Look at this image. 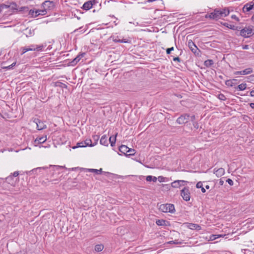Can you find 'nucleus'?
<instances>
[{
    "label": "nucleus",
    "mask_w": 254,
    "mask_h": 254,
    "mask_svg": "<svg viewBox=\"0 0 254 254\" xmlns=\"http://www.w3.org/2000/svg\"><path fill=\"white\" fill-rule=\"evenodd\" d=\"M219 12V8H215L213 11L210 13H207L205 15V18H208L210 20H218V19L222 18V15Z\"/></svg>",
    "instance_id": "f257e3e1"
},
{
    "label": "nucleus",
    "mask_w": 254,
    "mask_h": 254,
    "mask_svg": "<svg viewBox=\"0 0 254 254\" xmlns=\"http://www.w3.org/2000/svg\"><path fill=\"white\" fill-rule=\"evenodd\" d=\"M239 35L244 38H249L253 35L254 30L252 26L245 27L240 30Z\"/></svg>",
    "instance_id": "f03ea898"
},
{
    "label": "nucleus",
    "mask_w": 254,
    "mask_h": 254,
    "mask_svg": "<svg viewBox=\"0 0 254 254\" xmlns=\"http://www.w3.org/2000/svg\"><path fill=\"white\" fill-rule=\"evenodd\" d=\"M159 209L163 212H170L173 213L175 212V208L174 204L170 203L160 205Z\"/></svg>",
    "instance_id": "7ed1b4c3"
},
{
    "label": "nucleus",
    "mask_w": 254,
    "mask_h": 254,
    "mask_svg": "<svg viewBox=\"0 0 254 254\" xmlns=\"http://www.w3.org/2000/svg\"><path fill=\"white\" fill-rule=\"evenodd\" d=\"M181 195L183 199L186 201L190 200V193L189 187L184 188L181 191Z\"/></svg>",
    "instance_id": "20e7f679"
},
{
    "label": "nucleus",
    "mask_w": 254,
    "mask_h": 254,
    "mask_svg": "<svg viewBox=\"0 0 254 254\" xmlns=\"http://www.w3.org/2000/svg\"><path fill=\"white\" fill-rule=\"evenodd\" d=\"M190 119V115L187 113L181 115L176 120V123L179 125L187 123Z\"/></svg>",
    "instance_id": "39448f33"
},
{
    "label": "nucleus",
    "mask_w": 254,
    "mask_h": 254,
    "mask_svg": "<svg viewBox=\"0 0 254 254\" xmlns=\"http://www.w3.org/2000/svg\"><path fill=\"white\" fill-rule=\"evenodd\" d=\"M188 46L191 51L195 55L199 56L200 54V51L197 47L195 44L191 41L190 40L188 42Z\"/></svg>",
    "instance_id": "423d86ee"
},
{
    "label": "nucleus",
    "mask_w": 254,
    "mask_h": 254,
    "mask_svg": "<svg viewBox=\"0 0 254 254\" xmlns=\"http://www.w3.org/2000/svg\"><path fill=\"white\" fill-rule=\"evenodd\" d=\"M42 7L47 11L53 9L55 7V2L53 1L45 0L42 4Z\"/></svg>",
    "instance_id": "0eeeda50"
},
{
    "label": "nucleus",
    "mask_w": 254,
    "mask_h": 254,
    "mask_svg": "<svg viewBox=\"0 0 254 254\" xmlns=\"http://www.w3.org/2000/svg\"><path fill=\"white\" fill-rule=\"evenodd\" d=\"M46 46H44L43 45H34L32 44L27 47V49L29 51H42L43 49V48Z\"/></svg>",
    "instance_id": "6e6552de"
},
{
    "label": "nucleus",
    "mask_w": 254,
    "mask_h": 254,
    "mask_svg": "<svg viewBox=\"0 0 254 254\" xmlns=\"http://www.w3.org/2000/svg\"><path fill=\"white\" fill-rule=\"evenodd\" d=\"M254 9V1L246 3L243 7V11L244 13L249 12L250 10Z\"/></svg>",
    "instance_id": "1a4fd4ad"
},
{
    "label": "nucleus",
    "mask_w": 254,
    "mask_h": 254,
    "mask_svg": "<svg viewBox=\"0 0 254 254\" xmlns=\"http://www.w3.org/2000/svg\"><path fill=\"white\" fill-rule=\"evenodd\" d=\"M187 183V181L184 180H176L171 183V186L174 188H178L185 186Z\"/></svg>",
    "instance_id": "9d476101"
},
{
    "label": "nucleus",
    "mask_w": 254,
    "mask_h": 254,
    "mask_svg": "<svg viewBox=\"0 0 254 254\" xmlns=\"http://www.w3.org/2000/svg\"><path fill=\"white\" fill-rule=\"evenodd\" d=\"M84 171L85 172H91L95 173L96 174L99 175L103 173L105 175H107L110 174V173L107 172H103L102 169H100L99 170L95 169H84Z\"/></svg>",
    "instance_id": "9b49d317"
},
{
    "label": "nucleus",
    "mask_w": 254,
    "mask_h": 254,
    "mask_svg": "<svg viewBox=\"0 0 254 254\" xmlns=\"http://www.w3.org/2000/svg\"><path fill=\"white\" fill-rule=\"evenodd\" d=\"M253 71V68L249 67L241 71H237L234 72L235 75H247L252 73Z\"/></svg>",
    "instance_id": "f8f14e48"
},
{
    "label": "nucleus",
    "mask_w": 254,
    "mask_h": 254,
    "mask_svg": "<svg viewBox=\"0 0 254 254\" xmlns=\"http://www.w3.org/2000/svg\"><path fill=\"white\" fill-rule=\"evenodd\" d=\"M17 179L18 178H14V177H12V176L10 175L7 177L5 178L4 180H5V182L7 183L8 184L11 185L12 186H14Z\"/></svg>",
    "instance_id": "ddd939ff"
},
{
    "label": "nucleus",
    "mask_w": 254,
    "mask_h": 254,
    "mask_svg": "<svg viewBox=\"0 0 254 254\" xmlns=\"http://www.w3.org/2000/svg\"><path fill=\"white\" fill-rule=\"evenodd\" d=\"M34 122L37 125V128L38 130H42L46 128V125L38 119H35Z\"/></svg>",
    "instance_id": "4468645a"
},
{
    "label": "nucleus",
    "mask_w": 254,
    "mask_h": 254,
    "mask_svg": "<svg viewBox=\"0 0 254 254\" xmlns=\"http://www.w3.org/2000/svg\"><path fill=\"white\" fill-rule=\"evenodd\" d=\"M84 55H85V53H81V54L77 55L76 58H75L72 61H71L69 63V65H71V66L75 65L77 64V63L80 61V60L82 57H83Z\"/></svg>",
    "instance_id": "2eb2a0df"
},
{
    "label": "nucleus",
    "mask_w": 254,
    "mask_h": 254,
    "mask_svg": "<svg viewBox=\"0 0 254 254\" xmlns=\"http://www.w3.org/2000/svg\"><path fill=\"white\" fill-rule=\"evenodd\" d=\"M47 140V135L45 136L37 137L34 140L35 146L42 144Z\"/></svg>",
    "instance_id": "dca6fc26"
},
{
    "label": "nucleus",
    "mask_w": 254,
    "mask_h": 254,
    "mask_svg": "<svg viewBox=\"0 0 254 254\" xmlns=\"http://www.w3.org/2000/svg\"><path fill=\"white\" fill-rule=\"evenodd\" d=\"M113 41L115 43H130V40L127 39H119L118 36L113 37Z\"/></svg>",
    "instance_id": "f3484780"
},
{
    "label": "nucleus",
    "mask_w": 254,
    "mask_h": 254,
    "mask_svg": "<svg viewBox=\"0 0 254 254\" xmlns=\"http://www.w3.org/2000/svg\"><path fill=\"white\" fill-rule=\"evenodd\" d=\"M221 24L222 25H223L230 29H232V30L239 31L241 29L240 27L236 26L234 25L229 24V23H226V22H221Z\"/></svg>",
    "instance_id": "a211bd4d"
},
{
    "label": "nucleus",
    "mask_w": 254,
    "mask_h": 254,
    "mask_svg": "<svg viewBox=\"0 0 254 254\" xmlns=\"http://www.w3.org/2000/svg\"><path fill=\"white\" fill-rule=\"evenodd\" d=\"M237 79L235 78L232 79L227 80L225 81V84L229 87H235V86L237 84Z\"/></svg>",
    "instance_id": "6ab92c4d"
},
{
    "label": "nucleus",
    "mask_w": 254,
    "mask_h": 254,
    "mask_svg": "<svg viewBox=\"0 0 254 254\" xmlns=\"http://www.w3.org/2000/svg\"><path fill=\"white\" fill-rule=\"evenodd\" d=\"M47 167H38L37 168H35L32 169V170L26 172L27 174L29 175H32L33 174H38V171H41V170L47 169Z\"/></svg>",
    "instance_id": "aec40b11"
},
{
    "label": "nucleus",
    "mask_w": 254,
    "mask_h": 254,
    "mask_svg": "<svg viewBox=\"0 0 254 254\" xmlns=\"http://www.w3.org/2000/svg\"><path fill=\"white\" fill-rule=\"evenodd\" d=\"M214 173L216 174L218 177H221L225 173V170L222 168H220L217 170L214 169Z\"/></svg>",
    "instance_id": "412c9836"
},
{
    "label": "nucleus",
    "mask_w": 254,
    "mask_h": 254,
    "mask_svg": "<svg viewBox=\"0 0 254 254\" xmlns=\"http://www.w3.org/2000/svg\"><path fill=\"white\" fill-rule=\"evenodd\" d=\"M93 6V4L92 3V2L91 1H87L86 2H85L82 7V8L84 10H89L90 9H91L92 8Z\"/></svg>",
    "instance_id": "4be33fe9"
},
{
    "label": "nucleus",
    "mask_w": 254,
    "mask_h": 254,
    "mask_svg": "<svg viewBox=\"0 0 254 254\" xmlns=\"http://www.w3.org/2000/svg\"><path fill=\"white\" fill-rule=\"evenodd\" d=\"M156 224L158 226H168L169 225V222L164 219H158L156 221Z\"/></svg>",
    "instance_id": "5701e85b"
},
{
    "label": "nucleus",
    "mask_w": 254,
    "mask_h": 254,
    "mask_svg": "<svg viewBox=\"0 0 254 254\" xmlns=\"http://www.w3.org/2000/svg\"><path fill=\"white\" fill-rule=\"evenodd\" d=\"M188 227L191 230H200L201 229V226L197 224L188 223Z\"/></svg>",
    "instance_id": "b1692460"
},
{
    "label": "nucleus",
    "mask_w": 254,
    "mask_h": 254,
    "mask_svg": "<svg viewBox=\"0 0 254 254\" xmlns=\"http://www.w3.org/2000/svg\"><path fill=\"white\" fill-rule=\"evenodd\" d=\"M219 12L221 13L220 14L222 15V17H223L228 16L229 14L230 11L228 8L225 7L221 9H219Z\"/></svg>",
    "instance_id": "393cba45"
},
{
    "label": "nucleus",
    "mask_w": 254,
    "mask_h": 254,
    "mask_svg": "<svg viewBox=\"0 0 254 254\" xmlns=\"http://www.w3.org/2000/svg\"><path fill=\"white\" fill-rule=\"evenodd\" d=\"M100 143L101 144L103 145L104 146H108V138L106 135H104L101 137V138L100 139Z\"/></svg>",
    "instance_id": "a878e982"
},
{
    "label": "nucleus",
    "mask_w": 254,
    "mask_h": 254,
    "mask_svg": "<svg viewBox=\"0 0 254 254\" xmlns=\"http://www.w3.org/2000/svg\"><path fill=\"white\" fill-rule=\"evenodd\" d=\"M247 84L245 83H242L237 86L234 87V88L236 90L238 91H243L247 88Z\"/></svg>",
    "instance_id": "bb28decb"
},
{
    "label": "nucleus",
    "mask_w": 254,
    "mask_h": 254,
    "mask_svg": "<svg viewBox=\"0 0 254 254\" xmlns=\"http://www.w3.org/2000/svg\"><path fill=\"white\" fill-rule=\"evenodd\" d=\"M128 148V147L126 145H122L119 147V151L125 155H127Z\"/></svg>",
    "instance_id": "cd10ccee"
},
{
    "label": "nucleus",
    "mask_w": 254,
    "mask_h": 254,
    "mask_svg": "<svg viewBox=\"0 0 254 254\" xmlns=\"http://www.w3.org/2000/svg\"><path fill=\"white\" fill-rule=\"evenodd\" d=\"M117 135H118V133H116L115 135L110 136L109 139V142L111 144V146L112 147L114 146L115 145L116 141V137H117Z\"/></svg>",
    "instance_id": "c85d7f7f"
},
{
    "label": "nucleus",
    "mask_w": 254,
    "mask_h": 254,
    "mask_svg": "<svg viewBox=\"0 0 254 254\" xmlns=\"http://www.w3.org/2000/svg\"><path fill=\"white\" fill-rule=\"evenodd\" d=\"M99 139V135H93L92 136V143L93 146H94L97 144L98 141Z\"/></svg>",
    "instance_id": "c756f323"
},
{
    "label": "nucleus",
    "mask_w": 254,
    "mask_h": 254,
    "mask_svg": "<svg viewBox=\"0 0 254 254\" xmlns=\"http://www.w3.org/2000/svg\"><path fill=\"white\" fill-rule=\"evenodd\" d=\"M54 86L55 87H59L62 88H67V86L65 84H64L63 82H61L60 81H57V82H55Z\"/></svg>",
    "instance_id": "7c9ffc66"
},
{
    "label": "nucleus",
    "mask_w": 254,
    "mask_h": 254,
    "mask_svg": "<svg viewBox=\"0 0 254 254\" xmlns=\"http://www.w3.org/2000/svg\"><path fill=\"white\" fill-rule=\"evenodd\" d=\"M104 246L102 244H98L95 246L94 250L97 252H101L104 249Z\"/></svg>",
    "instance_id": "2f4dec72"
},
{
    "label": "nucleus",
    "mask_w": 254,
    "mask_h": 254,
    "mask_svg": "<svg viewBox=\"0 0 254 254\" xmlns=\"http://www.w3.org/2000/svg\"><path fill=\"white\" fill-rule=\"evenodd\" d=\"M157 178L155 176H147L146 178V180L147 182H156L157 181Z\"/></svg>",
    "instance_id": "473e14b6"
},
{
    "label": "nucleus",
    "mask_w": 254,
    "mask_h": 254,
    "mask_svg": "<svg viewBox=\"0 0 254 254\" xmlns=\"http://www.w3.org/2000/svg\"><path fill=\"white\" fill-rule=\"evenodd\" d=\"M214 64L213 61L212 60H207L205 61L204 63V64L206 67H210Z\"/></svg>",
    "instance_id": "72a5a7b5"
},
{
    "label": "nucleus",
    "mask_w": 254,
    "mask_h": 254,
    "mask_svg": "<svg viewBox=\"0 0 254 254\" xmlns=\"http://www.w3.org/2000/svg\"><path fill=\"white\" fill-rule=\"evenodd\" d=\"M84 141H81L80 142H78L77 144H76V146H73L72 147V148L73 149H76L77 148H78V147H86L84 144Z\"/></svg>",
    "instance_id": "f704fd0d"
},
{
    "label": "nucleus",
    "mask_w": 254,
    "mask_h": 254,
    "mask_svg": "<svg viewBox=\"0 0 254 254\" xmlns=\"http://www.w3.org/2000/svg\"><path fill=\"white\" fill-rule=\"evenodd\" d=\"M84 144L86 147V146H90V147H93L92 143V140L91 139H86L84 141Z\"/></svg>",
    "instance_id": "c9c22d12"
},
{
    "label": "nucleus",
    "mask_w": 254,
    "mask_h": 254,
    "mask_svg": "<svg viewBox=\"0 0 254 254\" xmlns=\"http://www.w3.org/2000/svg\"><path fill=\"white\" fill-rule=\"evenodd\" d=\"M196 187L197 188H201V191L203 193L205 192L206 190L202 186V183L201 182H199L196 184Z\"/></svg>",
    "instance_id": "e433bc0d"
},
{
    "label": "nucleus",
    "mask_w": 254,
    "mask_h": 254,
    "mask_svg": "<svg viewBox=\"0 0 254 254\" xmlns=\"http://www.w3.org/2000/svg\"><path fill=\"white\" fill-rule=\"evenodd\" d=\"M11 8L13 10H18L17 8V4L14 2L11 3L9 5H7V7L5 8Z\"/></svg>",
    "instance_id": "4c0bfd02"
},
{
    "label": "nucleus",
    "mask_w": 254,
    "mask_h": 254,
    "mask_svg": "<svg viewBox=\"0 0 254 254\" xmlns=\"http://www.w3.org/2000/svg\"><path fill=\"white\" fill-rule=\"evenodd\" d=\"M182 242L179 241L178 240H175L174 241H171L168 242L166 244H182Z\"/></svg>",
    "instance_id": "58836bf2"
},
{
    "label": "nucleus",
    "mask_w": 254,
    "mask_h": 254,
    "mask_svg": "<svg viewBox=\"0 0 254 254\" xmlns=\"http://www.w3.org/2000/svg\"><path fill=\"white\" fill-rule=\"evenodd\" d=\"M35 9H30L28 11H26V13H28V14L30 15L32 17H35V13H34Z\"/></svg>",
    "instance_id": "ea45409f"
},
{
    "label": "nucleus",
    "mask_w": 254,
    "mask_h": 254,
    "mask_svg": "<svg viewBox=\"0 0 254 254\" xmlns=\"http://www.w3.org/2000/svg\"><path fill=\"white\" fill-rule=\"evenodd\" d=\"M128 152H127V155L128 156H132V155H134L135 154V150L134 149H131V148H128Z\"/></svg>",
    "instance_id": "a19ab883"
},
{
    "label": "nucleus",
    "mask_w": 254,
    "mask_h": 254,
    "mask_svg": "<svg viewBox=\"0 0 254 254\" xmlns=\"http://www.w3.org/2000/svg\"><path fill=\"white\" fill-rule=\"evenodd\" d=\"M39 12L40 15L43 16L47 13V11L44 8H43L42 9H39Z\"/></svg>",
    "instance_id": "79ce46f5"
},
{
    "label": "nucleus",
    "mask_w": 254,
    "mask_h": 254,
    "mask_svg": "<svg viewBox=\"0 0 254 254\" xmlns=\"http://www.w3.org/2000/svg\"><path fill=\"white\" fill-rule=\"evenodd\" d=\"M20 50L21 51V55H23L26 52L29 51L27 47H21Z\"/></svg>",
    "instance_id": "37998d69"
},
{
    "label": "nucleus",
    "mask_w": 254,
    "mask_h": 254,
    "mask_svg": "<svg viewBox=\"0 0 254 254\" xmlns=\"http://www.w3.org/2000/svg\"><path fill=\"white\" fill-rule=\"evenodd\" d=\"M26 11H28V8L27 7H25V6L21 7L19 9V12L23 11L24 13H26Z\"/></svg>",
    "instance_id": "c03bdc74"
},
{
    "label": "nucleus",
    "mask_w": 254,
    "mask_h": 254,
    "mask_svg": "<svg viewBox=\"0 0 254 254\" xmlns=\"http://www.w3.org/2000/svg\"><path fill=\"white\" fill-rule=\"evenodd\" d=\"M218 98L220 100H223V101H225L226 100V98L225 96L223 94H222V93H220L218 95Z\"/></svg>",
    "instance_id": "a18cd8bd"
},
{
    "label": "nucleus",
    "mask_w": 254,
    "mask_h": 254,
    "mask_svg": "<svg viewBox=\"0 0 254 254\" xmlns=\"http://www.w3.org/2000/svg\"><path fill=\"white\" fill-rule=\"evenodd\" d=\"M60 181V180L59 179H55L51 180L50 181H49V182H51L52 184H57L59 183Z\"/></svg>",
    "instance_id": "49530a36"
},
{
    "label": "nucleus",
    "mask_w": 254,
    "mask_h": 254,
    "mask_svg": "<svg viewBox=\"0 0 254 254\" xmlns=\"http://www.w3.org/2000/svg\"><path fill=\"white\" fill-rule=\"evenodd\" d=\"M174 48L173 47L170 48H167L166 49V54L167 55H170L171 54V52L172 51H174Z\"/></svg>",
    "instance_id": "de8ad7c7"
},
{
    "label": "nucleus",
    "mask_w": 254,
    "mask_h": 254,
    "mask_svg": "<svg viewBox=\"0 0 254 254\" xmlns=\"http://www.w3.org/2000/svg\"><path fill=\"white\" fill-rule=\"evenodd\" d=\"M84 168H80V167H74V168H72L71 169H69V170H72V171H76V170H83L84 171Z\"/></svg>",
    "instance_id": "09e8293b"
},
{
    "label": "nucleus",
    "mask_w": 254,
    "mask_h": 254,
    "mask_svg": "<svg viewBox=\"0 0 254 254\" xmlns=\"http://www.w3.org/2000/svg\"><path fill=\"white\" fill-rule=\"evenodd\" d=\"M19 175V173L18 171H15L11 174V175L12 176V177L14 178H17L16 177H17Z\"/></svg>",
    "instance_id": "8fccbe9b"
},
{
    "label": "nucleus",
    "mask_w": 254,
    "mask_h": 254,
    "mask_svg": "<svg viewBox=\"0 0 254 254\" xmlns=\"http://www.w3.org/2000/svg\"><path fill=\"white\" fill-rule=\"evenodd\" d=\"M192 125H193V126L194 128H195V129H198V128L199 125H198V123L197 122H193V123H192Z\"/></svg>",
    "instance_id": "3c124183"
},
{
    "label": "nucleus",
    "mask_w": 254,
    "mask_h": 254,
    "mask_svg": "<svg viewBox=\"0 0 254 254\" xmlns=\"http://www.w3.org/2000/svg\"><path fill=\"white\" fill-rule=\"evenodd\" d=\"M158 180L160 183L164 182L165 181V178L163 176H159Z\"/></svg>",
    "instance_id": "603ef678"
},
{
    "label": "nucleus",
    "mask_w": 254,
    "mask_h": 254,
    "mask_svg": "<svg viewBox=\"0 0 254 254\" xmlns=\"http://www.w3.org/2000/svg\"><path fill=\"white\" fill-rule=\"evenodd\" d=\"M226 182H227L230 186H233L234 184L233 180L231 179H228L226 180Z\"/></svg>",
    "instance_id": "864d4df0"
},
{
    "label": "nucleus",
    "mask_w": 254,
    "mask_h": 254,
    "mask_svg": "<svg viewBox=\"0 0 254 254\" xmlns=\"http://www.w3.org/2000/svg\"><path fill=\"white\" fill-rule=\"evenodd\" d=\"M16 64V63L14 62L13 63H12L11 65H9V66H7L6 67H5V68H7V69H11L12 68L13 66H14Z\"/></svg>",
    "instance_id": "5fc2aeb1"
},
{
    "label": "nucleus",
    "mask_w": 254,
    "mask_h": 254,
    "mask_svg": "<svg viewBox=\"0 0 254 254\" xmlns=\"http://www.w3.org/2000/svg\"><path fill=\"white\" fill-rule=\"evenodd\" d=\"M34 13H35V17H36L40 15V14H39L40 13L39 12V9H35Z\"/></svg>",
    "instance_id": "6e6d98bb"
},
{
    "label": "nucleus",
    "mask_w": 254,
    "mask_h": 254,
    "mask_svg": "<svg viewBox=\"0 0 254 254\" xmlns=\"http://www.w3.org/2000/svg\"><path fill=\"white\" fill-rule=\"evenodd\" d=\"M7 7V5L4 4H1L0 5V12L2 11V9L6 8Z\"/></svg>",
    "instance_id": "4d7b16f0"
},
{
    "label": "nucleus",
    "mask_w": 254,
    "mask_h": 254,
    "mask_svg": "<svg viewBox=\"0 0 254 254\" xmlns=\"http://www.w3.org/2000/svg\"><path fill=\"white\" fill-rule=\"evenodd\" d=\"M231 18L233 19L236 20L237 21H239L240 20L239 18L236 15H232L231 16Z\"/></svg>",
    "instance_id": "13d9d810"
},
{
    "label": "nucleus",
    "mask_w": 254,
    "mask_h": 254,
    "mask_svg": "<svg viewBox=\"0 0 254 254\" xmlns=\"http://www.w3.org/2000/svg\"><path fill=\"white\" fill-rule=\"evenodd\" d=\"M173 61H175V62H180L181 61V59H180V58H179L178 57H175L173 58Z\"/></svg>",
    "instance_id": "bf43d9fd"
},
{
    "label": "nucleus",
    "mask_w": 254,
    "mask_h": 254,
    "mask_svg": "<svg viewBox=\"0 0 254 254\" xmlns=\"http://www.w3.org/2000/svg\"><path fill=\"white\" fill-rule=\"evenodd\" d=\"M190 120L191 122L193 123L194 122V120H195V115H192L191 116H190Z\"/></svg>",
    "instance_id": "052dcab7"
},
{
    "label": "nucleus",
    "mask_w": 254,
    "mask_h": 254,
    "mask_svg": "<svg viewBox=\"0 0 254 254\" xmlns=\"http://www.w3.org/2000/svg\"><path fill=\"white\" fill-rule=\"evenodd\" d=\"M219 184L220 186H222V185H223V184H224V181H223L222 179H220L219 180Z\"/></svg>",
    "instance_id": "680f3d73"
},
{
    "label": "nucleus",
    "mask_w": 254,
    "mask_h": 254,
    "mask_svg": "<svg viewBox=\"0 0 254 254\" xmlns=\"http://www.w3.org/2000/svg\"><path fill=\"white\" fill-rule=\"evenodd\" d=\"M54 167L57 170H58V169L60 168H65V167L61 166H55Z\"/></svg>",
    "instance_id": "e2e57ef3"
},
{
    "label": "nucleus",
    "mask_w": 254,
    "mask_h": 254,
    "mask_svg": "<svg viewBox=\"0 0 254 254\" xmlns=\"http://www.w3.org/2000/svg\"><path fill=\"white\" fill-rule=\"evenodd\" d=\"M242 48L244 50L248 49H249V45H244V46H243Z\"/></svg>",
    "instance_id": "0e129e2a"
},
{
    "label": "nucleus",
    "mask_w": 254,
    "mask_h": 254,
    "mask_svg": "<svg viewBox=\"0 0 254 254\" xmlns=\"http://www.w3.org/2000/svg\"><path fill=\"white\" fill-rule=\"evenodd\" d=\"M89 1H91L93 4V5L97 3L98 2L96 1V0H90Z\"/></svg>",
    "instance_id": "69168bd1"
},
{
    "label": "nucleus",
    "mask_w": 254,
    "mask_h": 254,
    "mask_svg": "<svg viewBox=\"0 0 254 254\" xmlns=\"http://www.w3.org/2000/svg\"><path fill=\"white\" fill-rule=\"evenodd\" d=\"M250 96L252 97H254V90H252L250 92Z\"/></svg>",
    "instance_id": "338daca9"
},
{
    "label": "nucleus",
    "mask_w": 254,
    "mask_h": 254,
    "mask_svg": "<svg viewBox=\"0 0 254 254\" xmlns=\"http://www.w3.org/2000/svg\"><path fill=\"white\" fill-rule=\"evenodd\" d=\"M250 106L253 108V109H254V103H251L250 104Z\"/></svg>",
    "instance_id": "774afa93"
}]
</instances>
